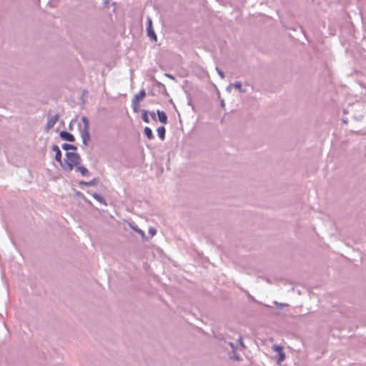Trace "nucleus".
Masks as SVG:
<instances>
[{"label":"nucleus","instance_id":"nucleus-15","mask_svg":"<svg viewBox=\"0 0 366 366\" xmlns=\"http://www.w3.org/2000/svg\"><path fill=\"white\" fill-rule=\"evenodd\" d=\"M149 233L152 236H154V235L156 234V233H157V231H156V229H155L154 228H152H152H150V229H149Z\"/></svg>","mask_w":366,"mask_h":366},{"label":"nucleus","instance_id":"nucleus-5","mask_svg":"<svg viewBox=\"0 0 366 366\" xmlns=\"http://www.w3.org/2000/svg\"><path fill=\"white\" fill-rule=\"evenodd\" d=\"M146 92L144 90H141L137 94L135 95L133 99V104L138 105L139 103L145 97Z\"/></svg>","mask_w":366,"mask_h":366},{"label":"nucleus","instance_id":"nucleus-11","mask_svg":"<svg viewBox=\"0 0 366 366\" xmlns=\"http://www.w3.org/2000/svg\"><path fill=\"white\" fill-rule=\"evenodd\" d=\"M58 120V117L57 116H54V117H52L51 118H50L48 122H47V127L48 128H51L54 127V125L56 124V122H57Z\"/></svg>","mask_w":366,"mask_h":366},{"label":"nucleus","instance_id":"nucleus-2","mask_svg":"<svg viewBox=\"0 0 366 366\" xmlns=\"http://www.w3.org/2000/svg\"><path fill=\"white\" fill-rule=\"evenodd\" d=\"M84 126L81 129V137L82 139L83 143L84 144H87L88 142L90 139V134H89V120L86 117H83L81 119Z\"/></svg>","mask_w":366,"mask_h":366},{"label":"nucleus","instance_id":"nucleus-8","mask_svg":"<svg viewBox=\"0 0 366 366\" xmlns=\"http://www.w3.org/2000/svg\"><path fill=\"white\" fill-rule=\"evenodd\" d=\"M157 114H158L159 120L162 124H165L167 123V116L165 114V112H164L162 111L157 110Z\"/></svg>","mask_w":366,"mask_h":366},{"label":"nucleus","instance_id":"nucleus-13","mask_svg":"<svg viewBox=\"0 0 366 366\" xmlns=\"http://www.w3.org/2000/svg\"><path fill=\"white\" fill-rule=\"evenodd\" d=\"M62 148L64 150H69V149H75L76 147L71 144H64L62 145Z\"/></svg>","mask_w":366,"mask_h":366},{"label":"nucleus","instance_id":"nucleus-17","mask_svg":"<svg viewBox=\"0 0 366 366\" xmlns=\"http://www.w3.org/2000/svg\"><path fill=\"white\" fill-rule=\"evenodd\" d=\"M150 116L152 117V118L154 119V120H156V114L154 112H151L150 113Z\"/></svg>","mask_w":366,"mask_h":366},{"label":"nucleus","instance_id":"nucleus-9","mask_svg":"<svg viewBox=\"0 0 366 366\" xmlns=\"http://www.w3.org/2000/svg\"><path fill=\"white\" fill-rule=\"evenodd\" d=\"M76 171L80 172L82 176L88 177L89 174V170L83 166H77Z\"/></svg>","mask_w":366,"mask_h":366},{"label":"nucleus","instance_id":"nucleus-12","mask_svg":"<svg viewBox=\"0 0 366 366\" xmlns=\"http://www.w3.org/2000/svg\"><path fill=\"white\" fill-rule=\"evenodd\" d=\"M144 134L149 139H152L154 138L152 131L149 127L144 128Z\"/></svg>","mask_w":366,"mask_h":366},{"label":"nucleus","instance_id":"nucleus-14","mask_svg":"<svg viewBox=\"0 0 366 366\" xmlns=\"http://www.w3.org/2000/svg\"><path fill=\"white\" fill-rule=\"evenodd\" d=\"M142 119H143L144 122H146V123H149V122L147 112L144 111L143 115H142Z\"/></svg>","mask_w":366,"mask_h":366},{"label":"nucleus","instance_id":"nucleus-10","mask_svg":"<svg viewBox=\"0 0 366 366\" xmlns=\"http://www.w3.org/2000/svg\"><path fill=\"white\" fill-rule=\"evenodd\" d=\"M165 132H166V130H165V128L164 127H159L157 129L158 136L159 137V138L162 140H164V138H165Z\"/></svg>","mask_w":366,"mask_h":366},{"label":"nucleus","instance_id":"nucleus-3","mask_svg":"<svg viewBox=\"0 0 366 366\" xmlns=\"http://www.w3.org/2000/svg\"><path fill=\"white\" fill-rule=\"evenodd\" d=\"M147 34H148V36L154 39V41H157V36L153 30V27H152V19L151 18L148 17L147 18Z\"/></svg>","mask_w":366,"mask_h":366},{"label":"nucleus","instance_id":"nucleus-1","mask_svg":"<svg viewBox=\"0 0 366 366\" xmlns=\"http://www.w3.org/2000/svg\"><path fill=\"white\" fill-rule=\"evenodd\" d=\"M80 162L81 157L77 153L67 152L61 167L66 172H71L74 167H77L80 164Z\"/></svg>","mask_w":366,"mask_h":366},{"label":"nucleus","instance_id":"nucleus-4","mask_svg":"<svg viewBox=\"0 0 366 366\" xmlns=\"http://www.w3.org/2000/svg\"><path fill=\"white\" fill-rule=\"evenodd\" d=\"M272 350L279 354L277 362L280 363L285 359V355L283 352V347L281 345H274L272 346Z\"/></svg>","mask_w":366,"mask_h":366},{"label":"nucleus","instance_id":"nucleus-20","mask_svg":"<svg viewBox=\"0 0 366 366\" xmlns=\"http://www.w3.org/2000/svg\"><path fill=\"white\" fill-rule=\"evenodd\" d=\"M139 232H140L142 235H144V232H143L139 231Z\"/></svg>","mask_w":366,"mask_h":366},{"label":"nucleus","instance_id":"nucleus-16","mask_svg":"<svg viewBox=\"0 0 366 366\" xmlns=\"http://www.w3.org/2000/svg\"><path fill=\"white\" fill-rule=\"evenodd\" d=\"M234 87L238 89H240L241 86H242V84L240 82H236L234 84Z\"/></svg>","mask_w":366,"mask_h":366},{"label":"nucleus","instance_id":"nucleus-19","mask_svg":"<svg viewBox=\"0 0 366 366\" xmlns=\"http://www.w3.org/2000/svg\"><path fill=\"white\" fill-rule=\"evenodd\" d=\"M219 75L221 76L222 78L224 77V74H223V73L222 71H219Z\"/></svg>","mask_w":366,"mask_h":366},{"label":"nucleus","instance_id":"nucleus-7","mask_svg":"<svg viewBox=\"0 0 366 366\" xmlns=\"http://www.w3.org/2000/svg\"><path fill=\"white\" fill-rule=\"evenodd\" d=\"M53 150L55 152V159L61 165L63 161L61 160V152L58 146L54 145L52 147Z\"/></svg>","mask_w":366,"mask_h":366},{"label":"nucleus","instance_id":"nucleus-6","mask_svg":"<svg viewBox=\"0 0 366 366\" xmlns=\"http://www.w3.org/2000/svg\"><path fill=\"white\" fill-rule=\"evenodd\" d=\"M60 137L62 139L66 140V141H69V142L74 141V136L71 134H70L67 132H65V131H62L60 132Z\"/></svg>","mask_w":366,"mask_h":366},{"label":"nucleus","instance_id":"nucleus-18","mask_svg":"<svg viewBox=\"0 0 366 366\" xmlns=\"http://www.w3.org/2000/svg\"><path fill=\"white\" fill-rule=\"evenodd\" d=\"M81 184H85V185H89V184H90L89 183H88V182H81Z\"/></svg>","mask_w":366,"mask_h":366}]
</instances>
